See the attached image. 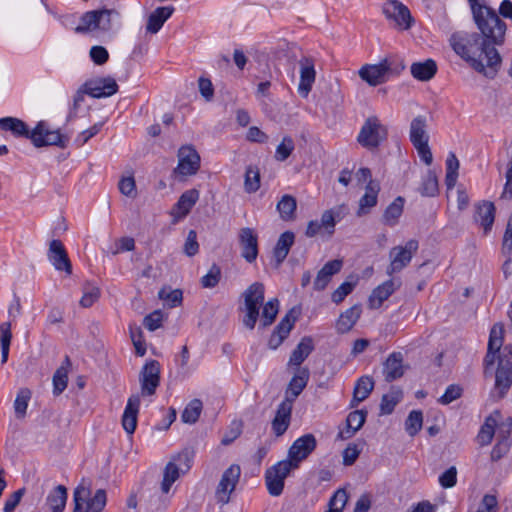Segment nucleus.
Masks as SVG:
<instances>
[{"mask_svg": "<svg viewBox=\"0 0 512 512\" xmlns=\"http://www.w3.org/2000/svg\"><path fill=\"white\" fill-rule=\"evenodd\" d=\"M292 407L293 404H291L289 397H285L278 405L271 423L272 431L277 437L282 436L287 431L291 421Z\"/></svg>", "mask_w": 512, "mask_h": 512, "instance_id": "412c9836", "label": "nucleus"}, {"mask_svg": "<svg viewBox=\"0 0 512 512\" xmlns=\"http://www.w3.org/2000/svg\"><path fill=\"white\" fill-rule=\"evenodd\" d=\"M260 308L261 306L244 305V316L242 322L247 329L253 330L255 328L260 316Z\"/></svg>", "mask_w": 512, "mask_h": 512, "instance_id": "680f3d73", "label": "nucleus"}, {"mask_svg": "<svg viewBox=\"0 0 512 512\" xmlns=\"http://www.w3.org/2000/svg\"><path fill=\"white\" fill-rule=\"evenodd\" d=\"M403 356L400 352H393L388 356L384 363V376L387 382H392L404 374Z\"/></svg>", "mask_w": 512, "mask_h": 512, "instance_id": "c756f323", "label": "nucleus"}, {"mask_svg": "<svg viewBox=\"0 0 512 512\" xmlns=\"http://www.w3.org/2000/svg\"><path fill=\"white\" fill-rule=\"evenodd\" d=\"M299 65L300 81L298 85V92L300 95L306 97L315 82L316 72L314 68V61L312 58L302 57L299 61Z\"/></svg>", "mask_w": 512, "mask_h": 512, "instance_id": "4be33fe9", "label": "nucleus"}, {"mask_svg": "<svg viewBox=\"0 0 512 512\" xmlns=\"http://www.w3.org/2000/svg\"><path fill=\"white\" fill-rule=\"evenodd\" d=\"M240 475L241 469L237 464H232L224 471L215 493L219 503L227 504L229 502L230 494L234 491Z\"/></svg>", "mask_w": 512, "mask_h": 512, "instance_id": "9b49d317", "label": "nucleus"}, {"mask_svg": "<svg viewBox=\"0 0 512 512\" xmlns=\"http://www.w3.org/2000/svg\"><path fill=\"white\" fill-rule=\"evenodd\" d=\"M387 60L375 65H365L359 70V76L371 86H377L385 81L386 74L390 71Z\"/></svg>", "mask_w": 512, "mask_h": 512, "instance_id": "5701e85b", "label": "nucleus"}, {"mask_svg": "<svg viewBox=\"0 0 512 512\" xmlns=\"http://www.w3.org/2000/svg\"><path fill=\"white\" fill-rule=\"evenodd\" d=\"M298 315L295 309L289 310L274 328L268 340V347L276 350L288 338L297 321Z\"/></svg>", "mask_w": 512, "mask_h": 512, "instance_id": "4468645a", "label": "nucleus"}, {"mask_svg": "<svg viewBox=\"0 0 512 512\" xmlns=\"http://www.w3.org/2000/svg\"><path fill=\"white\" fill-rule=\"evenodd\" d=\"M495 434L497 440L512 444V417L508 416L500 423L496 420Z\"/></svg>", "mask_w": 512, "mask_h": 512, "instance_id": "bf43d9fd", "label": "nucleus"}, {"mask_svg": "<svg viewBox=\"0 0 512 512\" xmlns=\"http://www.w3.org/2000/svg\"><path fill=\"white\" fill-rule=\"evenodd\" d=\"M512 386V345L504 346L498 356V366L495 371V384L490 391L494 401L503 399Z\"/></svg>", "mask_w": 512, "mask_h": 512, "instance_id": "7ed1b4c3", "label": "nucleus"}, {"mask_svg": "<svg viewBox=\"0 0 512 512\" xmlns=\"http://www.w3.org/2000/svg\"><path fill=\"white\" fill-rule=\"evenodd\" d=\"M310 377V371L308 368H298L290 380L285 397H289L291 404L305 389Z\"/></svg>", "mask_w": 512, "mask_h": 512, "instance_id": "bb28decb", "label": "nucleus"}, {"mask_svg": "<svg viewBox=\"0 0 512 512\" xmlns=\"http://www.w3.org/2000/svg\"><path fill=\"white\" fill-rule=\"evenodd\" d=\"M481 38L490 46L503 45L507 30L506 23L500 18L496 10L482 15V19H473Z\"/></svg>", "mask_w": 512, "mask_h": 512, "instance_id": "39448f33", "label": "nucleus"}, {"mask_svg": "<svg viewBox=\"0 0 512 512\" xmlns=\"http://www.w3.org/2000/svg\"><path fill=\"white\" fill-rule=\"evenodd\" d=\"M158 296L160 299L166 301L170 307H176L182 302V291L179 289L168 290L166 288H162Z\"/></svg>", "mask_w": 512, "mask_h": 512, "instance_id": "69168bd1", "label": "nucleus"}, {"mask_svg": "<svg viewBox=\"0 0 512 512\" xmlns=\"http://www.w3.org/2000/svg\"><path fill=\"white\" fill-rule=\"evenodd\" d=\"M200 168V156L192 146H183L178 151V165L174 174L180 176H191Z\"/></svg>", "mask_w": 512, "mask_h": 512, "instance_id": "f8f14e48", "label": "nucleus"}, {"mask_svg": "<svg viewBox=\"0 0 512 512\" xmlns=\"http://www.w3.org/2000/svg\"><path fill=\"white\" fill-rule=\"evenodd\" d=\"M426 118L425 116L419 115L415 117L410 124V141L414 145L419 143H426L429 140V136L426 133Z\"/></svg>", "mask_w": 512, "mask_h": 512, "instance_id": "c9c22d12", "label": "nucleus"}, {"mask_svg": "<svg viewBox=\"0 0 512 512\" xmlns=\"http://www.w3.org/2000/svg\"><path fill=\"white\" fill-rule=\"evenodd\" d=\"M348 501V494L345 489H338L329 500V510L342 512Z\"/></svg>", "mask_w": 512, "mask_h": 512, "instance_id": "0e129e2a", "label": "nucleus"}, {"mask_svg": "<svg viewBox=\"0 0 512 512\" xmlns=\"http://www.w3.org/2000/svg\"><path fill=\"white\" fill-rule=\"evenodd\" d=\"M30 139L36 147L55 145L65 148L69 141L68 137L62 135L58 130H48L44 122H39L31 131Z\"/></svg>", "mask_w": 512, "mask_h": 512, "instance_id": "9d476101", "label": "nucleus"}, {"mask_svg": "<svg viewBox=\"0 0 512 512\" xmlns=\"http://www.w3.org/2000/svg\"><path fill=\"white\" fill-rule=\"evenodd\" d=\"M361 314L359 306L355 305L343 312L337 322V328L341 332L349 331L357 322Z\"/></svg>", "mask_w": 512, "mask_h": 512, "instance_id": "37998d69", "label": "nucleus"}, {"mask_svg": "<svg viewBox=\"0 0 512 512\" xmlns=\"http://www.w3.org/2000/svg\"><path fill=\"white\" fill-rule=\"evenodd\" d=\"M262 306L263 309L260 317V327L267 328L277 317L279 312V300L277 298H272Z\"/></svg>", "mask_w": 512, "mask_h": 512, "instance_id": "79ce46f5", "label": "nucleus"}, {"mask_svg": "<svg viewBox=\"0 0 512 512\" xmlns=\"http://www.w3.org/2000/svg\"><path fill=\"white\" fill-rule=\"evenodd\" d=\"M374 389V381L371 376H361L354 386L353 398L350 407H356L358 404L369 397Z\"/></svg>", "mask_w": 512, "mask_h": 512, "instance_id": "2f4dec72", "label": "nucleus"}, {"mask_svg": "<svg viewBox=\"0 0 512 512\" xmlns=\"http://www.w3.org/2000/svg\"><path fill=\"white\" fill-rule=\"evenodd\" d=\"M89 496L90 491L87 488L83 486H78L73 493V512H90V506L88 501Z\"/></svg>", "mask_w": 512, "mask_h": 512, "instance_id": "09e8293b", "label": "nucleus"}, {"mask_svg": "<svg viewBox=\"0 0 512 512\" xmlns=\"http://www.w3.org/2000/svg\"><path fill=\"white\" fill-rule=\"evenodd\" d=\"M71 366V361L68 356L65 357L62 365L55 371L53 375V394L60 395L68 384V368Z\"/></svg>", "mask_w": 512, "mask_h": 512, "instance_id": "58836bf2", "label": "nucleus"}, {"mask_svg": "<svg viewBox=\"0 0 512 512\" xmlns=\"http://www.w3.org/2000/svg\"><path fill=\"white\" fill-rule=\"evenodd\" d=\"M396 290L395 282L390 279L377 286L371 293L369 297V306L373 309H378L381 307L383 302L387 300L392 293Z\"/></svg>", "mask_w": 512, "mask_h": 512, "instance_id": "473e14b6", "label": "nucleus"}, {"mask_svg": "<svg viewBox=\"0 0 512 512\" xmlns=\"http://www.w3.org/2000/svg\"><path fill=\"white\" fill-rule=\"evenodd\" d=\"M298 315L295 309L289 310L274 328L268 340V347L276 350L288 338L297 321Z\"/></svg>", "mask_w": 512, "mask_h": 512, "instance_id": "ddd939ff", "label": "nucleus"}, {"mask_svg": "<svg viewBox=\"0 0 512 512\" xmlns=\"http://www.w3.org/2000/svg\"><path fill=\"white\" fill-rule=\"evenodd\" d=\"M402 396V391L395 388H393L389 394H384L380 403L381 414H391L395 406L401 401Z\"/></svg>", "mask_w": 512, "mask_h": 512, "instance_id": "de8ad7c7", "label": "nucleus"}, {"mask_svg": "<svg viewBox=\"0 0 512 512\" xmlns=\"http://www.w3.org/2000/svg\"><path fill=\"white\" fill-rule=\"evenodd\" d=\"M459 160L453 152H450L446 159L445 183L448 189L455 186L458 178Z\"/></svg>", "mask_w": 512, "mask_h": 512, "instance_id": "49530a36", "label": "nucleus"}, {"mask_svg": "<svg viewBox=\"0 0 512 512\" xmlns=\"http://www.w3.org/2000/svg\"><path fill=\"white\" fill-rule=\"evenodd\" d=\"M463 389L457 384L449 385L444 394L438 399V402L442 405H448L451 402L459 399L462 396Z\"/></svg>", "mask_w": 512, "mask_h": 512, "instance_id": "774afa93", "label": "nucleus"}, {"mask_svg": "<svg viewBox=\"0 0 512 512\" xmlns=\"http://www.w3.org/2000/svg\"><path fill=\"white\" fill-rule=\"evenodd\" d=\"M260 188V172L256 166H248L245 172L244 189L247 193H255Z\"/></svg>", "mask_w": 512, "mask_h": 512, "instance_id": "3c124183", "label": "nucleus"}, {"mask_svg": "<svg viewBox=\"0 0 512 512\" xmlns=\"http://www.w3.org/2000/svg\"><path fill=\"white\" fill-rule=\"evenodd\" d=\"M450 44L457 55L470 63L472 68L493 79L500 66L501 56L495 47H490L477 32L459 31L452 34Z\"/></svg>", "mask_w": 512, "mask_h": 512, "instance_id": "f257e3e1", "label": "nucleus"}, {"mask_svg": "<svg viewBox=\"0 0 512 512\" xmlns=\"http://www.w3.org/2000/svg\"><path fill=\"white\" fill-rule=\"evenodd\" d=\"M512 386V345L504 346L498 356V366L495 371V384L490 391L494 401L503 399Z\"/></svg>", "mask_w": 512, "mask_h": 512, "instance_id": "20e7f679", "label": "nucleus"}, {"mask_svg": "<svg viewBox=\"0 0 512 512\" xmlns=\"http://www.w3.org/2000/svg\"><path fill=\"white\" fill-rule=\"evenodd\" d=\"M0 129L10 131L15 137H26L30 139L31 131L26 123L19 118H0Z\"/></svg>", "mask_w": 512, "mask_h": 512, "instance_id": "f704fd0d", "label": "nucleus"}, {"mask_svg": "<svg viewBox=\"0 0 512 512\" xmlns=\"http://www.w3.org/2000/svg\"><path fill=\"white\" fill-rule=\"evenodd\" d=\"M239 244L241 256L248 263H253L258 256V236L252 228L245 227L240 230Z\"/></svg>", "mask_w": 512, "mask_h": 512, "instance_id": "6ab92c4d", "label": "nucleus"}, {"mask_svg": "<svg viewBox=\"0 0 512 512\" xmlns=\"http://www.w3.org/2000/svg\"><path fill=\"white\" fill-rule=\"evenodd\" d=\"M294 470L290 462L279 461L265 472V483L271 496H280L284 489V481L290 472Z\"/></svg>", "mask_w": 512, "mask_h": 512, "instance_id": "0eeeda50", "label": "nucleus"}, {"mask_svg": "<svg viewBox=\"0 0 512 512\" xmlns=\"http://www.w3.org/2000/svg\"><path fill=\"white\" fill-rule=\"evenodd\" d=\"M179 477V467L172 461L168 462L164 469L163 481L161 483V490L163 493H168L172 484Z\"/></svg>", "mask_w": 512, "mask_h": 512, "instance_id": "864d4df0", "label": "nucleus"}, {"mask_svg": "<svg viewBox=\"0 0 512 512\" xmlns=\"http://www.w3.org/2000/svg\"><path fill=\"white\" fill-rule=\"evenodd\" d=\"M317 447V440L311 433L297 438L288 450V458L285 462H290L293 469H297L300 463L305 460Z\"/></svg>", "mask_w": 512, "mask_h": 512, "instance_id": "6e6552de", "label": "nucleus"}, {"mask_svg": "<svg viewBox=\"0 0 512 512\" xmlns=\"http://www.w3.org/2000/svg\"><path fill=\"white\" fill-rule=\"evenodd\" d=\"M417 249L418 242L414 239L406 242L404 246L393 247L389 252L390 265L387 267L386 273L389 276H392L393 274L400 272L410 263L412 256Z\"/></svg>", "mask_w": 512, "mask_h": 512, "instance_id": "1a4fd4ad", "label": "nucleus"}, {"mask_svg": "<svg viewBox=\"0 0 512 512\" xmlns=\"http://www.w3.org/2000/svg\"><path fill=\"white\" fill-rule=\"evenodd\" d=\"M199 199V192L196 189H190L182 193L176 206L182 216H186Z\"/></svg>", "mask_w": 512, "mask_h": 512, "instance_id": "a18cd8bd", "label": "nucleus"}, {"mask_svg": "<svg viewBox=\"0 0 512 512\" xmlns=\"http://www.w3.org/2000/svg\"><path fill=\"white\" fill-rule=\"evenodd\" d=\"M295 242V234L292 231L283 232L273 249V260L275 268H279L289 254Z\"/></svg>", "mask_w": 512, "mask_h": 512, "instance_id": "a878e982", "label": "nucleus"}, {"mask_svg": "<svg viewBox=\"0 0 512 512\" xmlns=\"http://www.w3.org/2000/svg\"><path fill=\"white\" fill-rule=\"evenodd\" d=\"M276 208L277 211L279 212L280 218L283 221H291L295 219L297 202L292 195H283L279 202L277 203Z\"/></svg>", "mask_w": 512, "mask_h": 512, "instance_id": "a19ab883", "label": "nucleus"}, {"mask_svg": "<svg viewBox=\"0 0 512 512\" xmlns=\"http://www.w3.org/2000/svg\"><path fill=\"white\" fill-rule=\"evenodd\" d=\"M295 149V144L290 136H284L280 144L276 147L274 158L276 161L284 162Z\"/></svg>", "mask_w": 512, "mask_h": 512, "instance_id": "052dcab7", "label": "nucleus"}, {"mask_svg": "<svg viewBox=\"0 0 512 512\" xmlns=\"http://www.w3.org/2000/svg\"><path fill=\"white\" fill-rule=\"evenodd\" d=\"M221 278V269L218 265L213 264L208 273L201 278V284L204 288H214L217 286Z\"/></svg>", "mask_w": 512, "mask_h": 512, "instance_id": "338daca9", "label": "nucleus"}, {"mask_svg": "<svg viewBox=\"0 0 512 512\" xmlns=\"http://www.w3.org/2000/svg\"><path fill=\"white\" fill-rule=\"evenodd\" d=\"M404 199L397 197L385 210L383 221L388 226H394L403 212Z\"/></svg>", "mask_w": 512, "mask_h": 512, "instance_id": "c03bdc74", "label": "nucleus"}, {"mask_svg": "<svg viewBox=\"0 0 512 512\" xmlns=\"http://www.w3.org/2000/svg\"><path fill=\"white\" fill-rule=\"evenodd\" d=\"M387 135V127L376 116H371L362 125L357 141L362 147L374 150L387 139Z\"/></svg>", "mask_w": 512, "mask_h": 512, "instance_id": "423d86ee", "label": "nucleus"}, {"mask_svg": "<svg viewBox=\"0 0 512 512\" xmlns=\"http://www.w3.org/2000/svg\"><path fill=\"white\" fill-rule=\"evenodd\" d=\"M383 13L387 19L394 21L400 29H409L412 16L409 9L402 3L393 0L384 4Z\"/></svg>", "mask_w": 512, "mask_h": 512, "instance_id": "dca6fc26", "label": "nucleus"}, {"mask_svg": "<svg viewBox=\"0 0 512 512\" xmlns=\"http://www.w3.org/2000/svg\"><path fill=\"white\" fill-rule=\"evenodd\" d=\"M437 64L433 59L422 62H414L410 67L412 76L419 81H429L437 73Z\"/></svg>", "mask_w": 512, "mask_h": 512, "instance_id": "72a5a7b5", "label": "nucleus"}, {"mask_svg": "<svg viewBox=\"0 0 512 512\" xmlns=\"http://www.w3.org/2000/svg\"><path fill=\"white\" fill-rule=\"evenodd\" d=\"M119 12L115 9H97L87 11L80 17L79 24L74 31L77 34H89L98 38L100 34L112 30L113 22L119 19Z\"/></svg>", "mask_w": 512, "mask_h": 512, "instance_id": "f03ea898", "label": "nucleus"}, {"mask_svg": "<svg viewBox=\"0 0 512 512\" xmlns=\"http://www.w3.org/2000/svg\"><path fill=\"white\" fill-rule=\"evenodd\" d=\"M139 407L140 396L138 394L131 395L122 415V426L128 434H133L136 430Z\"/></svg>", "mask_w": 512, "mask_h": 512, "instance_id": "b1692460", "label": "nucleus"}, {"mask_svg": "<svg viewBox=\"0 0 512 512\" xmlns=\"http://www.w3.org/2000/svg\"><path fill=\"white\" fill-rule=\"evenodd\" d=\"M378 191V185L370 181L366 186L365 194L360 198L359 209L357 211L358 216L367 214L369 210L377 204Z\"/></svg>", "mask_w": 512, "mask_h": 512, "instance_id": "4c0bfd02", "label": "nucleus"}, {"mask_svg": "<svg viewBox=\"0 0 512 512\" xmlns=\"http://www.w3.org/2000/svg\"><path fill=\"white\" fill-rule=\"evenodd\" d=\"M423 414L420 410H412L406 421L405 430L410 436H415L422 428Z\"/></svg>", "mask_w": 512, "mask_h": 512, "instance_id": "13d9d810", "label": "nucleus"}, {"mask_svg": "<svg viewBox=\"0 0 512 512\" xmlns=\"http://www.w3.org/2000/svg\"><path fill=\"white\" fill-rule=\"evenodd\" d=\"M503 325L496 323L492 326L489 334L488 347L487 349L501 353V347L503 345Z\"/></svg>", "mask_w": 512, "mask_h": 512, "instance_id": "4d7b16f0", "label": "nucleus"}, {"mask_svg": "<svg viewBox=\"0 0 512 512\" xmlns=\"http://www.w3.org/2000/svg\"><path fill=\"white\" fill-rule=\"evenodd\" d=\"M141 392L144 396L155 394L160 383V365L156 360L148 361L140 373Z\"/></svg>", "mask_w": 512, "mask_h": 512, "instance_id": "2eb2a0df", "label": "nucleus"}, {"mask_svg": "<svg viewBox=\"0 0 512 512\" xmlns=\"http://www.w3.org/2000/svg\"><path fill=\"white\" fill-rule=\"evenodd\" d=\"M367 417V411L355 410L348 414L346 419V429L338 433L337 438L346 440L354 436V434L364 425Z\"/></svg>", "mask_w": 512, "mask_h": 512, "instance_id": "c85d7f7f", "label": "nucleus"}, {"mask_svg": "<svg viewBox=\"0 0 512 512\" xmlns=\"http://www.w3.org/2000/svg\"><path fill=\"white\" fill-rule=\"evenodd\" d=\"M83 87L85 93L93 98L110 97L118 91V84L112 77H103L87 81Z\"/></svg>", "mask_w": 512, "mask_h": 512, "instance_id": "f3484780", "label": "nucleus"}, {"mask_svg": "<svg viewBox=\"0 0 512 512\" xmlns=\"http://www.w3.org/2000/svg\"><path fill=\"white\" fill-rule=\"evenodd\" d=\"M31 391L28 388H21L14 401V410L16 417L22 419L26 416L28 402L31 399Z\"/></svg>", "mask_w": 512, "mask_h": 512, "instance_id": "603ef678", "label": "nucleus"}, {"mask_svg": "<svg viewBox=\"0 0 512 512\" xmlns=\"http://www.w3.org/2000/svg\"><path fill=\"white\" fill-rule=\"evenodd\" d=\"M495 427L496 417L492 415L487 417L478 433V439L481 445H488L491 443L495 434Z\"/></svg>", "mask_w": 512, "mask_h": 512, "instance_id": "6e6d98bb", "label": "nucleus"}, {"mask_svg": "<svg viewBox=\"0 0 512 512\" xmlns=\"http://www.w3.org/2000/svg\"><path fill=\"white\" fill-rule=\"evenodd\" d=\"M47 256L56 270L64 271L68 275L72 273L71 261L60 240L54 239L50 242Z\"/></svg>", "mask_w": 512, "mask_h": 512, "instance_id": "a211bd4d", "label": "nucleus"}, {"mask_svg": "<svg viewBox=\"0 0 512 512\" xmlns=\"http://www.w3.org/2000/svg\"><path fill=\"white\" fill-rule=\"evenodd\" d=\"M203 408L202 401L199 399L191 400L182 412L181 419L184 423L193 424L200 417Z\"/></svg>", "mask_w": 512, "mask_h": 512, "instance_id": "8fccbe9b", "label": "nucleus"}, {"mask_svg": "<svg viewBox=\"0 0 512 512\" xmlns=\"http://www.w3.org/2000/svg\"><path fill=\"white\" fill-rule=\"evenodd\" d=\"M343 261L340 259L330 260L318 271L314 281V290L322 291L330 283L332 276L340 272Z\"/></svg>", "mask_w": 512, "mask_h": 512, "instance_id": "393cba45", "label": "nucleus"}, {"mask_svg": "<svg viewBox=\"0 0 512 512\" xmlns=\"http://www.w3.org/2000/svg\"><path fill=\"white\" fill-rule=\"evenodd\" d=\"M244 305L262 306L265 299V287L261 282H254L243 292Z\"/></svg>", "mask_w": 512, "mask_h": 512, "instance_id": "ea45409f", "label": "nucleus"}, {"mask_svg": "<svg viewBox=\"0 0 512 512\" xmlns=\"http://www.w3.org/2000/svg\"><path fill=\"white\" fill-rule=\"evenodd\" d=\"M471 13L472 18H478V20L482 19V15L486 14L487 12H491L494 9L490 5V0H467Z\"/></svg>", "mask_w": 512, "mask_h": 512, "instance_id": "e2e57ef3", "label": "nucleus"}, {"mask_svg": "<svg viewBox=\"0 0 512 512\" xmlns=\"http://www.w3.org/2000/svg\"><path fill=\"white\" fill-rule=\"evenodd\" d=\"M420 193L422 196L426 197H434L438 193V180L432 171H428V173L423 177Z\"/></svg>", "mask_w": 512, "mask_h": 512, "instance_id": "5fc2aeb1", "label": "nucleus"}, {"mask_svg": "<svg viewBox=\"0 0 512 512\" xmlns=\"http://www.w3.org/2000/svg\"><path fill=\"white\" fill-rule=\"evenodd\" d=\"M496 208L491 201H479L474 205V216L473 219L478 223L484 230L485 234H488L495 221Z\"/></svg>", "mask_w": 512, "mask_h": 512, "instance_id": "aec40b11", "label": "nucleus"}, {"mask_svg": "<svg viewBox=\"0 0 512 512\" xmlns=\"http://www.w3.org/2000/svg\"><path fill=\"white\" fill-rule=\"evenodd\" d=\"M174 12L173 6H163L156 8L148 17L146 30L151 34H156Z\"/></svg>", "mask_w": 512, "mask_h": 512, "instance_id": "7c9ffc66", "label": "nucleus"}, {"mask_svg": "<svg viewBox=\"0 0 512 512\" xmlns=\"http://www.w3.org/2000/svg\"><path fill=\"white\" fill-rule=\"evenodd\" d=\"M67 489L63 485L56 486L47 496L46 504L51 512H63L67 501Z\"/></svg>", "mask_w": 512, "mask_h": 512, "instance_id": "e433bc0d", "label": "nucleus"}, {"mask_svg": "<svg viewBox=\"0 0 512 512\" xmlns=\"http://www.w3.org/2000/svg\"><path fill=\"white\" fill-rule=\"evenodd\" d=\"M314 348L312 337L304 336L292 351L288 366H295L297 369L301 368V364L309 357Z\"/></svg>", "mask_w": 512, "mask_h": 512, "instance_id": "cd10ccee", "label": "nucleus"}]
</instances>
